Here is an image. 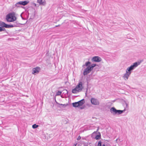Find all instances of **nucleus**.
<instances>
[{
    "mask_svg": "<svg viewBox=\"0 0 146 146\" xmlns=\"http://www.w3.org/2000/svg\"><path fill=\"white\" fill-rule=\"evenodd\" d=\"M143 61V60H140V62H135L132 65L127 68L126 71V73L123 76V78H126V80H127L129 76L131 74L132 71L139 65L140 63Z\"/></svg>",
    "mask_w": 146,
    "mask_h": 146,
    "instance_id": "f257e3e1",
    "label": "nucleus"
},
{
    "mask_svg": "<svg viewBox=\"0 0 146 146\" xmlns=\"http://www.w3.org/2000/svg\"><path fill=\"white\" fill-rule=\"evenodd\" d=\"M82 82H79L74 88L72 90V92L74 94H76L81 92L84 88Z\"/></svg>",
    "mask_w": 146,
    "mask_h": 146,
    "instance_id": "f03ea898",
    "label": "nucleus"
},
{
    "mask_svg": "<svg viewBox=\"0 0 146 146\" xmlns=\"http://www.w3.org/2000/svg\"><path fill=\"white\" fill-rule=\"evenodd\" d=\"M16 19L14 13H10L6 16V20L7 22H12L16 20Z\"/></svg>",
    "mask_w": 146,
    "mask_h": 146,
    "instance_id": "7ed1b4c3",
    "label": "nucleus"
},
{
    "mask_svg": "<svg viewBox=\"0 0 146 146\" xmlns=\"http://www.w3.org/2000/svg\"><path fill=\"white\" fill-rule=\"evenodd\" d=\"M91 102L93 105H98L100 104V102L99 100L96 98H92L90 100Z\"/></svg>",
    "mask_w": 146,
    "mask_h": 146,
    "instance_id": "20e7f679",
    "label": "nucleus"
},
{
    "mask_svg": "<svg viewBox=\"0 0 146 146\" xmlns=\"http://www.w3.org/2000/svg\"><path fill=\"white\" fill-rule=\"evenodd\" d=\"M92 70L90 68V66L87 67L84 70L83 72V74L84 76L86 75L89 74Z\"/></svg>",
    "mask_w": 146,
    "mask_h": 146,
    "instance_id": "39448f33",
    "label": "nucleus"
},
{
    "mask_svg": "<svg viewBox=\"0 0 146 146\" xmlns=\"http://www.w3.org/2000/svg\"><path fill=\"white\" fill-rule=\"evenodd\" d=\"M92 60L95 62H99L102 60V59L99 56H95L93 57Z\"/></svg>",
    "mask_w": 146,
    "mask_h": 146,
    "instance_id": "423d86ee",
    "label": "nucleus"
},
{
    "mask_svg": "<svg viewBox=\"0 0 146 146\" xmlns=\"http://www.w3.org/2000/svg\"><path fill=\"white\" fill-rule=\"evenodd\" d=\"M40 70V68L38 67L33 68L32 69V74L35 75V74H38Z\"/></svg>",
    "mask_w": 146,
    "mask_h": 146,
    "instance_id": "0eeeda50",
    "label": "nucleus"
},
{
    "mask_svg": "<svg viewBox=\"0 0 146 146\" xmlns=\"http://www.w3.org/2000/svg\"><path fill=\"white\" fill-rule=\"evenodd\" d=\"M19 2V4L20 5L25 6L27 5L29 2L28 1H20Z\"/></svg>",
    "mask_w": 146,
    "mask_h": 146,
    "instance_id": "6e6552de",
    "label": "nucleus"
},
{
    "mask_svg": "<svg viewBox=\"0 0 146 146\" xmlns=\"http://www.w3.org/2000/svg\"><path fill=\"white\" fill-rule=\"evenodd\" d=\"M18 26V24L16 23H14L13 25H8L7 24L6 28H10L13 27H17Z\"/></svg>",
    "mask_w": 146,
    "mask_h": 146,
    "instance_id": "1a4fd4ad",
    "label": "nucleus"
},
{
    "mask_svg": "<svg viewBox=\"0 0 146 146\" xmlns=\"http://www.w3.org/2000/svg\"><path fill=\"white\" fill-rule=\"evenodd\" d=\"M116 109L114 107L111 108L110 110V112L113 115H115Z\"/></svg>",
    "mask_w": 146,
    "mask_h": 146,
    "instance_id": "9d476101",
    "label": "nucleus"
},
{
    "mask_svg": "<svg viewBox=\"0 0 146 146\" xmlns=\"http://www.w3.org/2000/svg\"><path fill=\"white\" fill-rule=\"evenodd\" d=\"M125 110V109L123 110H117L116 109V113H115V115L116 114L119 115V114H121L122 113H123Z\"/></svg>",
    "mask_w": 146,
    "mask_h": 146,
    "instance_id": "9b49d317",
    "label": "nucleus"
},
{
    "mask_svg": "<svg viewBox=\"0 0 146 146\" xmlns=\"http://www.w3.org/2000/svg\"><path fill=\"white\" fill-rule=\"evenodd\" d=\"M45 0H37V2L41 5H44L45 4Z\"/></svg>",
    "mask_w": 146,
    "mask_h": 146,
    "instance_id": "f8f14e48",
    "label": "nucleus"
},
{
    "mask_svg": "<svg viewBox=\"0 0 146 146\" xmlns=\"http://www.w3.org/2000/svg\"><path fill=\"white\" fill-rule=\"evenodd\" d=\"M84 100V99L81 100H80L78 102V104L79 106H82L85 102Z\"/></svg>",
    "mask_w": 146,
    "mask_h": 146,
    "instance_id": "ddd939ff",
    "label": "nucleus"
},
{
    "mask_svg": "<svg viewBox=\"0 0 146 146\" xmlns=\"http://www.w3.org/2000/svg\"><path fill=\"white\" fill-rule=\"evenodd\" d=\"M7 24L4 22L0 21V26L2 27L6 28Z\"/></svg>",
    "mask_w": 146,
    "mask_h": 146,
    "instance_id": "4468645a",
    "label": "nucleus"
},
{
    "mask_svg": "<svg viewBox=\"0 0 146 146\" xmlns=\"http://www.w3.org/2000/svg\"><path fill=\"white\" fill-rule=\"evenodd\" d=\"M55 102H56V103L57 104L59 105H60V106H62V107L65 108V107H66L68 105V104H60L59 103H58V102H57L56 101V100H55Z\"/></svg>",
    "mask_w": 146,
    "mask_h": 146,
    "instance_id": "2eb2a0df",
    "label": "nucleus"
},
{
    "mask_svg": "<svg viewBox=\"0 0 146 146\" xmlns=\"http://www.w3.org/2000/svg\"><path fill=\"white\" fill-rule=\"evenodd\" d=\"M98 134L95 137V139L96 140H98L101 138V134L100 132H98Z\"/></svg>",
    "mask_w": 146,
    "mask_h": 146,
    "instance_id": "dca6fc26",
    "label": "nucleus"
},
{
    "mask_svg": "<svg viewBox=\"0 0 146 146\" xmlns=\"http://www.w3.org/2000/svg\"><path fill=\"white\" fill-rule=\"evenodd\" d=\"M78 103L77 102L73 103L72 104L73 106L74 107H77L79 106V105H78Z\"/></svg>",
    "mask_w": 146,
    "mask_h": 146,
    "instance_id": "f3484780",
    "label": "nucleus"
},
{
    "mask_svg": "<svg viewBox=\"0 0 146 146\" xmlns=\"http://www.w3.org/2000/svg\"><path fill=\"white\" fill-rule=\"evenodd\" d=\"M96 66V64H92L90 66H90V68L92 70L95 67V66Z\"/></svg>",
    "mask_w": 146,
    "mask_h": 146,
    "instance_id": "a211bd4d",
    "label": "nucleus"
},
{
    "mask_svg": "<svg viewBox=\"0 0 146 146\" xmlns=\"http://www.w3.org/2000/svg\"><path fill=\"white\" fill-rule=\"evenodd\" d=\"M20 5L19 4V2H17L13 6V8H15V7H20Z\"/></svg>",
    "mask_w": 146,
    "mask_h": 146,
    "instance_id": "6ab92c4d",
    "label": "nucleus"
},
{
    "mask_svg": "<svg viewBox=\"0 0 146 146\" xmlns=\"http://www.w3.org/2000/svg\"><path fill=\"white\" fill-rule=\"evenodd\" d=\"M91 64V63L89 61H88V62H86L85 63V64L84 65L86 66H89Z\"/></svg>",
    "mask_w": 146,
    "mask_h": 146,
    "instance_id": "aec40b11",
    "label": "nucleus"
},
{
    "mask_svg": "<svg viewBox=\"0 0 146 146\" xmlns=\"http://www.w3.org/2000/svg\"><path fill=\"white\" fill-rule=\"evenodd\" d=\"M38 125H36V124H34L32 125V127L33 129H35L38 127Z\"/></svg>",
    "mask_w": 146,
    "mask_h": 146,
    "instance_id": "412c9836",
    "label": "nucleus"
},
{
    "mask_svg": "<svg viewBox=\"0 0 146 146\" xmlns=\"http://www.w3.org/2000/svg\"><path fill=\"white\" fill-rule=\"evenodd\" d=\"M62 94V92L59 91H58L56 92V95L57 96H59L61 94Z\"/></svg>",
    "mask_w": 146,
    "mask_h": 146,
    "instance_id": "4be33fe9",
    "label": "nucleus"
},
{
    "mask_svg": "<svg viewBox=\"0 0 146 146\" xmlns=\"http://www.w3.org/2000/svg\"><path fill=\"white\" fill-rule=\"evenodd\" d=\"M102 146V142L101 141H99L98 143V146Z\"/></svg>",
    "mask_w": 146,
    "mask_h": 146,
    "instance_id": "5701e85b",
    "label": "nucleus"
},
{
    "mask_svg": "<svg viewBox=\"0 0 146 146\" xmlns=\"http://www.w3.org/2000/svg\"><path fill=\"white\" fill-rule=\"evenodd\" d=\"M63 91L64 92L63 93H65V94H67L68 93V91L66 90H63Z\"/></svg>",
    "mask_w": 146,
    "mask_h": 146,
    "instance_id": "b1692460",
    "label": "nucleus"
},
{
    "mask_svg": "<svg viewBox=\"0 0 146 146\" xmlns=\"http://www.w3.org/2000/svg\"><path fill=\"white\" fill-rule=\"evenodd\" d=\"M6 30L5 28H4L3 27H2V32L3 31H5Z\"/></svg>",
    "mask_w": 146,
    "mask_h": 146,
    "instance_id": "393cba45",
    "label": "nucleus"
},
{
    "mask_svg": "<svg viewBox=\"0 0 146 146\" xmlns=\"http://www.w3.org/2000/svg\"><path fill=\"white\" fill-rule=\"evenodd\" d=\"M99 129V127H98V129H97V130L96 131H94V132L93 133V134H94V133H96L97 132V131H98Z\"/></svg>",
    "mask_w": 146,
    "mask_h": 146,
    "instance_id": "a878e982",
    "label": "nucleus"
},
{
    "mask_svg": "<svg viewBox=\"0 0 146 146\" xmlns=\"http://www.w3.org/2000/svg\"><path fill=\"white\" fill-rule=\"evenodd\" d=\"M81 137L80 136H79L77 138V140H79L81 139Z\"/></svg>",
    "mask_w": 146,
    "mask_h": 146,
    "instance_id": "bb28decb",
    "label": "nucleus"
},
{
    "mask_svg": "<svg viewBox=\"0 0 146 146\" xmlns=\"http://www.w3.org/2000/svg\"><path fill=\"white\" fill-rule=\"evenodd\" d=\"M125 104H126V108H128V104L126 102H125Z\"/></svg>",
    "mask_w": 146,
    "mask_h": 146,
    "instance_id": "cd10ccee",
    "label": "nucleus"
},
{
    "mask_svg": "<svg viewBox=\"0 0 146 146\" xmlns=\"http://www.w3.org/2000/svg\"><path fill=\"white\" fill-rule=\"evenodd\" d=\"M2 32V27H0V32Z\"/></svg>",
    "mask_w": 146,
    "mask_h": 146,
    "instance_id": "c85d7f7f",
    "label": "nucleus"
},
{
    "mask_svg": "<svg viewBox=\"0 0 146 146\" xmlns=\"http://www.w3.org/2000/svg\"><path fill=\"white\" fill-rule=\"evenodd\" d=\"M60 25H56V27H58L59 26H60Z\"/></svg>",
    "mask_w": 146,
    "mask_h": 146,
    "instance_id": "c756f323",
    "label": "nucleus"
},
{
    "mask_svg": "<svg viewBox=\"0 0 146 146\" xmlns=\"http://www.w3.org/2000/svg\"><path fill=\"white\" fill-rule=\"evenodd\" d=\"M87 91H88V89H87V90H86V93L87 92Z\"/></svg>",
    "mask_w": 146,
    "mask_h": 146,
    "instance_id": "7c9ffc66",
    "label": "nucleus"
},
{
    "mask_svg": "<svg viewBox=\"0 0 146 146\" xmlns=\"http://www.w3.org/2000/svg\"><path fill=\"white\" fill-rule=\"evenodd\" d=\"M34 4L35 5V6H36V4H35V3H34Z\"/></svg>",
    "mask_w": 146,
    "mask_h": 146,
    "instance_id": "2f4dec72",
    "label": "nucleus"
},
{
    "mask_svg": "<svg viewBox=\"0 0 146 146\" xmlns=\"http://www.w3.org/2000/svg\"><path fill=\"white\" fill-rule=\"evenodd\" d=\"M76 144H74V146H76Z\"/></svg>",
    "mask_w": 146,
    "mask_h": 146,
    "instance_id": "473e14b6",
    "label": "nucleus"
},
{
    "mask_svg": "<svg viewBox=\"0 0 146 146\" xmlns=\"http://www.w3.org/2000/svg\"><path fill=\"white\" fill-rule=\"evenodd\" d=\"M80 109H83V108H82L81 107V108H80Z\"/></svg>",
    "mask_w": 146,
    "mask_h": 146,
    "instance_id": "72a5a7b5",
    "label": "nucleus"
},
{
    "mask_svg": "<svg viewBox=\"0 0 146 146\" xmlns=\"http://www.w3.org/2000/svg\"><path fill=\"white\" fill-rule=\"evenodd\" d=\"M78 146H79V145H78Z\"/></svg>",
    "mask_w": 146,
    "mask_h": 146,
    "instance_id": "f704fd0d",
    "label": "nucleus"
}]
</instances>
